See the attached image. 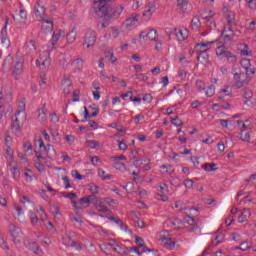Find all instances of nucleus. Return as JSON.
<instances>
[{
	"mask_svg": "<svg viewBox=\"0 0 256 256\" xmlns=\"http://www.w3.org/2000/svg\"><path fill=\"white\" fill-rule=\"evenodd\" d=\"M109 1L110 0L94 1V11L98 17H106L111 19V17H119V15L123 13V6L111 8Z\"/></svg>",
	"mask_w": 256,
	"mask_h": 256,
	"instance_id": "f257e3e1",
	"label": "nucleus"
},
{
	"mask_svg": "<svg viewBox=\"0 0 256 256\" xmlns=\"http://www.w3.org/2000/svg\"><path fill=\"white\" fill-rule=\"evenodd\" d=\"M91 203L94 205V208L99 213L109 212V208H107V206L103 205V201L98 199L97 196H95V195H89L87 197H83L79 201V205H81V207L83 209H87L89 207V205H91Z\"/></svg>",
	"mask_w": 256,
	"mask_h": 256,
	"instance_id": "f03ea898",
	"label": "nucleus"
},
{
	"mask_svg": "<svg viewBox=\"0 0 256 256\" xmlns=\"http://www.w3.org/2000/svg\"><path fill=\"white\" fill-rule=\"evenodd\" d=\"M175 208L180 209V211H184V213L186 215H188L186 221H187L188 225H191L192 231H200L199 227H197L195 225V218H193V217H195V215H197V209L183 207V201H181V200L176 201Z\"/></svg>",
	"mask_w": 256,
	"mask_h": 256,
	"instance_id": "7ed1b4c3",
	"label": "nucleus"
},
{
	"mask_svg": "<svg viewBox=\"0 0 256 256\" xmlns=\"http://www.w3.org/2000/svg\"><path fill=\"white\" fill-rule=\"evenodd\" d=\"M216 55L217 57H223V59L227 60V63H230V65H235L237 63V55L227 50L225 46H218Z\"/></svg>",
	"mask_w": 256,
	"mask_h": 256,
	"instance_id": "20e7f679",
	"label": "nucleus"
},
{
	"mask_svg": "<svg viewBox=\"0 0 256 256\" xmlns=\"http://www.w3.org/2000/svg\"><path fill=\"white\" fill-rule=\"evenodd\" d=\"M96 41L97 32H95L93 29H88L84 35L83 47H86V49H91L92 47H95Z\"/></svg>",
	"mask_w": 256,
	"mask_h": 256,
	"instance_id": "39448f33",
	"label": "nucleus"
},
{
	"mask_svg": "<svg viewBox=\"0 0 256 256\" xmlns=\"http://www.w3.org/2000/svg\"><path fill=\"white\" fill-rule=\"evenodd\" d=\"M234 81H235V87L237 89H241L242 87H247L249 85V82L251 81V77L247 76L245 73H234Z\"/></svg>",
	"mask_w": 256,
	"mask_h": 256,
	"instance_id": "423d86ee",
	"label": "nucleus"
},
{
	"mask_svg": "<svg viewBox=\"0 0 256 256\" xmlns=\"http://www.w3.org/2000/svg\"><path fill=\"white\" fill-rule=\"evenodd\" d=\"M9 232L13 243H15V245H20L23 241V231H21V228L17 227L15 224H10Z\"/></svg>",
	"mask_w": 256,
	"mask_h": 256,
	"instance_id": "0eeeda50",
	"label": "nucleus"
},
{
	"mask_svg": "<svg viewBox=\"0 0 256 256\" xmlns=\"http://www.w3.org/2000/svg\"><path fill=\"white\" fill-rule=\"evenodd\" d=\"M27 119V116L25 115V113H18L16 112V114L12 117V129H14L15 131H21V125H23L25 123Z\"/></svg>",
	"mask_w": 256,
	"mask_h": 256,
	"instance_id": "6e6552de",
	"label": "nucleus"
},
{
	"mask_svg": "<svg viewBox=\"0 0 256 256\" xmlns=\"http://www.w3.org/2000/svg\"><path fill=\"white\" fill-rule=\"evenodd\" d=\"M101 249H110L111 251H114V253H118V255H123L125 253V248H122L115 240H109L107 244L101 246Z\"/></svg>",
	"mask_w": 256,
	"mask_h": 256,
	"instance_id": "1a4fd4ad",
	"label": "nucleus"
},
{
	"mask_svg": "<svg viewBox=\"0 0 256 256\" xmlns=\"http://www.w3.org/2000/svg\"><path fill=\"white\" fill-rule=\"evenodd\" d=\"M23 152L18 153V157L24 161H29V157L33 155V145H31V142L26 141L23 143Z\"/></svg>",
	"mask_w": 256,
	"mask_h": 256,
	"instance_id": "9d476101",
	"label": "nucleus"
},
{
	"mask_svg": "<svg viewBox=\"0 0 256 256\" xmlns=\"http://www.w3.org/2000/svg\"><path fill=\"white\" fill-rule=\"evenodd\" d=\"M37 213L40 217V223H42L41 227L44 226L46 229H48V231H51V229H53V223H51V221H49L47 218V214L45 213V210H43V207L40 206Z\"/></svg>",
	"mask_w": 256,
	"mask_h": 256,
	"instance_id": "9b49d317",
	"label": "nucleus"
},
{
	"mask_svg": "<svg viewBox=\"0 0 256 256\" xmlns=\"http://www.w3.org/2000/svg\"><path fill=\"white\" fill-rule=\"evenodd\" d=\"M157 191H158V199L159 201H169V197H167L168 191H169V186H167V184L165 183H160L157 187Z\"/></svg>",
	"mask_w": 256,
	"mask_h": 256,
	"instance_id": "f8f14e48",
	"label": "nucleus"
},
{
	"mask_svg": "<svg viewBox=\"0 0 256 256\" xmlns=\"http://www.w3.org/2000/svg\"><path fill=\"white\" fill-rule=\"evenodd\" d=\"M35 147H39L40 151H35L36 153V158L37 159H43L44 155H47V146H45V142H43V140L41 138H39L38 140H35Z\"/></svg>",
	"mask_w": 256,
	"mask_h": 256,
	"instance_id": "ddd939ff",
	"label": "nucleus"
},
{
	"mask_svg": "<svg viewBox=\"0 0 256 256\" xmlns=\"http://www.w3.org/2000/svg\"><path fill=\"white\" fill-rule=\"evenodd\" d=\"M155 11H157V4L155 1H150L144 8L143 17H146V19H151Z\"/></svg>",
	"mask_w": 256,
	"mask_h": 256,
	"instance_id": "4468645a",
	"label": "nucleus"
},
{
	"mask_svg": "<svg viewBox=\"0 0 256 256\" xmlns=\"http://www.w3.org/2000/svg\"><path fill=\"white\" fill-rule=\"evenodd\" d=\"M136 244L138 245L137 248H134L133 251L137 255H143V253H147V251H151L145 247V241L141 237H136L135 239Z\"/></svg>",
	"mask_w": 256,
	"mask_h": 256,
	"instance_id": "2eb2a0df",
	"label": "nucleus"
},
{
	"mask_svg": "<svg viewBox=\"0 0 256 256\" xmlns=\"http://www.w3.org/2000/svg\"><path fill=\"white\" fill-rule=\"evenodd\" d=\"M160 240L163 243L164 247H166V249H169L170 251L175 249V241L169 238V236H166L165 234H161Z\"/></svg>",
	"mask_w": 256,
	"mask_h": 256,
	"instance_id": "dca6fc26",
	"label": "nucleus"
},
{
	"mask_svg": "<svg viewBox=\"0 0 256 256\" xmlns=\"http://www.w3.org/2000/svg\"><path fill=\"white\" fill-rule=\"evenodd\" d=\"M221 36L225 43H229V41H233V37H235V32H233V29L231 27L224 28Z\"/></svg>",
	"mask_w": 256,
	"mask_h": 256,
	"instance_id": "f3484780",
	"label": "nucleus"
},
{
	"mask_svg": "<svg viewBox=\"0 0 256 256\" xmlns=\"http://www.w3.org/2000/svg\"><path fill=\"white\" fill-rule=\"evenodd\" d=\"M53 31V21L49 18L42 19V33H51Z\"/></svg>",
	"mask_w": 256,
	"mask_h": 256,
	"instance_id": "a211bd4d",
	"label": "nucleus"
},
{
	"mask_svg": "<svg viewBox=\"0 0 256 256\" xmlns=\"http://www.w3.org/2000/svg\"><path fill=\"white\" fill-rule=\"evenodd\" d=\"M174 34L178 41H185L189 37V31L187 29L175 28Z\"/></svg>",
	"mask_w": 256,
	"mask_h": 256,
	"instance_id": "6ab92c4d",
	"label": "nucleus"
},
{
	"mask_svg": "<svg viewBox=\"0 0 256 256\" xmlns=\"http://www.w3.org/2000/svg\"><path fill=\"white\" fill-rule=\"evenodd\" d=\"M241 65H242V67H244V69L246 71L244 73V75H247V77H249V75H253L255 73V68L251 67V60L243 59L241 61Z\"/></svg>",
	"mask_w": 256,
	"mask_h": 256,
	"instance_id": "aec40b11",
	"label": "nucleus"
},
{
	"mask_svg": "<svg viewBox=\"0 0 256 256\" xmlns=\"http://www.w3.org/2000/svg\"><path fill=\"white\" fill-rule=\"evenodd\" d=\"M208 49L199 50V55L197 57V60L202 65H209V54H207Z\"/></svg>",
	"mask_w": 256,
	"mask_h": 256,
	"instance_id": "412c9836",
	"label": "nucleus"
},
{
	"mask_svg": "<svg viewBox=\"0 0 256 256\" xmlns=\"http://www.w3.org/2000/svg\"><path fill=\"white\" fill-rule=\"evenodd\" d=\"M166 225L173 229H181V227H183V221L178 218H170L166 221Z\"/></svg>",
	"mask_w": 256,
	"mask_h": 256,
	"instance_id": "4be33fe9",
	"label": "nucleus"
},
{
	"mask_svg": "<svg viewBox=\"0 0 256 256\" xmlns=\"http://www.w3.org/2000/svg\"><path fill=\"white\" fill-rule=\"evenodd\" d=\"M63 245H65L66 247H71L72 249H74L75 251H81V245L77 244V242L71 240V238H63L62 241Z\"/></svg>",
	"mask_w": 256,
	"mask_h": 256,
	"instance_id": "5701e85b",
	"label": "nucleus"
},
{
	"mask_svg": "<svg viewBox=\"0 0 256 256\" xmlns=\"http://www.w3.org/2000/svg\"><path fill=\"white\" fill-rule=\"evenodd\" d=\"M251 217V211L249 209H243L241 214L238 216V223H247Z\"/></svg>",
	"mask_w": 256,
	"mask_h": 256,
	"instance_id": "b1692460",
	"label": "nucleus"
},
{
	"mask_svg": "<svg viewBox=\"0 0 256 256\" xmlns=\"http://www.w3.org/2000/svg\"><path fill=\"white\" fill-rule=\"evenodd\" d=\"M38 119L40 123H47V108L45 107V104L38 109Z\"/></svg>",
	"mask_w": 256,
	"mask_h": 256,
	"instance_id": "393cba45",
	"label": "nucleus"
},
{
	"mask_svg": "<svg viewBox=\"0 0 256 256\" xmlns=\"http://www.w3.org/2000/svg\"><path fill=\"white\" fill-rule=\"evenodd\" d=\"M34 13L36 17H39L40 19H45V7L41 6V4H36L34 6Z\"/></svg>",
	"mask_w": 256,
	"mask_h": 256,
	"instance_id": "a878e982",
	"label": "nucleus"
},
{
	"mask_svg": "<svg viewBox=\"0 0 256 256\" xmlns=\"http://www.w3.org/2000/svg\"><path fill=\"white\" fill-rule=\"evenodd\" d=\"M64 33L65 32H63V30H58L53 33L52 39L50 40L52 47H55V45H57V42L59 41V39H61V36L64 35Z\"/></svg>",
	"mask_w": 256,
	"mask_h": 256,
	"instance_id": "bb28decb",
	"label": "nucleus"
},
{
	"mask_svg": "<svg viewBox=\"0 0 256 256\" xmlns=\"http://www.w3.org/2000/svg\"><path fill=\"white\" fill-rule=\"evenodd\" d=\"M188 5L189 2L187 0H177V11H179V13H185Z\"/></svg>",
	"mask_w": 256,
	"mask_h": 256,
	"instance_id": "cd10ccee",
	"label": "nucleus"
},
{
	"mask_svg": "<svg viewBox=\"0 0 256 256\" xmlns=\"http://www.w3.org/2000/svg\"><path fill=\"white\" fill-rule=\"evenodd\" d=\"M240 139L244 141V143H251V133H249V130L241 129Z\"/></svg>",
	"mask_w": 256,
	"mask_h": 256,
	"instance_id": "c85d7f7f",
	"label": "nucleus"
},
{
	"mask_svg": "<svg viewBox=\"0 0 256 256\" xmlns=\"http://www.w3.org/2000/svg\"><path fill=\"white\" fill-rule=\"evenodd\" d=\"M23 73V62L21 61H16L14 64V68L12 71V75H21Z\"/></svg>",
	"mask_w": 256,
	"mask_h": 256,
	"instance_id": "c756f323",
	"label": "nucleus"
},
{
	"mask_svg": "<svg viewBox=\"0 0 256 256\" xmlns=\"http://www.w3.org/2000/svg\"><path fill=\"white\" fill-rule=\"evenodd\" d=\"M139 21V14H132L130 17H128L125 20V25L127 28L131 27L134 23H137Z\"/></svg>",
	"mask_w": 256,
	"mask_h": 256,
	"instance_id": "7c9ffc66",
	"label": "nucleus"
},
{
	"mask_svg": "<svg viewBox=\"0 0 256 256\" xmlns=\"http://www.w3.org/2000/svg\"><path fill=\"white\" fill-rule=\"evenodd\" d=\"M66 39L68 43H75V39H77V29L73 28L67 35Z\"/></svg>",
	"mask_w": 256,
	"mask_h": 256,
	"instance_id": "2f4dec72",
	"label": "nucleus"
},
{
	"mask_svg": "<svg viewBox=\"0 0 256 256\" xmlns=\"http://www.w3.org/2000/svg\"><path fill=\"white\" fill-rule=\"evenodd\" d=\"M111 18H107V17H100V20L98 22V27L101 26V29H107V27H109V20Z\"/></svg>",
	"mask_w": 256,
	"mask_h": 256,
	"instance_id": "473e14b6",
	"label": "nucleus"
},
{
	"mask_svg": "<svg viewBox=\"0 0 256 256\" xmlns=\"http://www.w3.org/2000/svg\"><path fill=\"white\" fill-rule=\"evenodd\" d=\"M28 249L33 253H35L36 255H39V253H41V249L39 248V245L37 244V242L30 243L28 245Z\"/></svg>",
	"mask_w": 256,
	"mask_h": 256,
	"instance_id": "72a5a7b5",
	"label": "nucleus"
},
{
	"mask_svg": "<svg viewBox=\"0 0 256 256\" xmlns=\"http://www.w3.org/2000/svg\"><path fill=\"white\" fill-rule=\"evenodd\" d=\"M98 175L99 177H101V179H103L104 181H109L111 179H113V176L111 174H108L107 172H105L102 169L98 170Z\"/></svg>",
	"mask_w": 256,
	"mask_h": 256,
	"instance_id": "f704fd0d",
	"label": "nucleus"
},
{
	"mask_svg": "<svg viewBox=\"0 0 256 256\" xmlns=\"http://www.w3.org/2000/svg\"><path fill=\"white\" fill-rule=\"evenodd\" d=\"M28 217L30 219V223H32V225H37V223H39V217H37V214H35L33 211H29Z\"/></svg>",
	"mask_w": 256,
	"mask_h": 256,
	"instance_id": "c9c22d12",
	"label": "nucleus"
},
{
	"mask_svg": "<svg viewBox=\"0 0 256 256\" xmlns=\"http://www.w3.org/2000/svg\"><path fill=\"white\" fill-rule=\"evenodd\" d=\"M21 202L25 205L26 209H33L34 207L33 202L27 196H23Z\"/></svg>",
	"mask_w": 256,
	"mask_h": 256,
	"instance_id": "e433bc0d",
	"label": "nucleus"
},
{
	"mask_svg": "<svg viewBox=\"0 0 256 256\" xmlns=\"http://www.w3.org/2000/svg\"><path fill=\"white\" fill-rule=\"evenodd\" d=\"M134 227H136V229H145V227H147V224H145L143 219L138 218L134 221Z\"/></svg>",
	"mask_w": 256,
	"mask_h": 256,
	"instance_id": "4c0bfd02",
	"label": "nucleus"
},
{
	"mask_svg": "<svg viewBox=\"0 0 256 256\" xmlns=\"http://www.w3.org/2000/svg\"><path fill=\"white\" fill-rule=\"evenodd\" d=\"M63 85L66 87L64 88L65 95H69V93H71V82L69 81V78L64 79Z\"/></svg>",
	"mask_w": 256,
	"mask_h": 256,
	"instance_id": "58836bf2",
	"label": "nucleus"
},
{
	"mask_svg": "<svg viewBox=\"0 0 256 256\" xmlns=\"http://www.w3.org/2000/svg\"><path fill=\"white\" fill-rule=\"evenodd\" d=\"M238 125H241V129H245L246 131H250L251 129V122L249 120H246L243 122V120H238Z\"/></svg>",
	"mask_w": 256,
	"mask_h": 256,
	"instance_id": "ea45409f",
	"label": "nucleus"
},
{
	"mask_svg": "<svg viewBox=\"0 0 256 256\" xmlns=\"http://www.w3.org/2000/svg\"><path fill=\"white\" fill-rule=\"evenodd\" d=\"M251 248V244L247 241L242 242L240 246L236 247V249H240V251H249Z\"/></svg>",
	"mask_w": 256,
	"mask_h": 256,
	"instance_id": "a19ab883",
	"label": "nucleus"
},
{
	"mask_svg": "<svg viewBox=\"0 0 256 256\" xmlns=\"http://www.w3.org/2000/svg\"><path fill=\"white\" fill-rule=\"evenodd\" d=\"M203 168L206 170V171H217V164L215 163H206L203 165Z\"/></svg>",
	"mask_w": 256,
	"mask_h": 256,
	"instance_id": "79ce46f5",
	"label": "nucleus"
},
{
	"mask_svg": "<svg viewBox=\"0 0 256 256\" xmlns=\"http://www.w3.org/2000/svg\"><path fill=\"white\" fill-rule=\"evenodd\" d=\"M147 37L150 41H157V30L155 29H151L148 33H147Z\"/></svg>",
	"mask_w": 256,
	"mask_h": 256,
	"instance_id": "37998d69",
	"label": "nucleus"
},
{
	"mask_svg": "<svg viewBox=\"0 0 256 256\" xmlns=\"http://www.w3.org/2000/svg\"><path fill=\"white\" fill-rule=\"evenodd\" d=\"M224 239H225V235L219 233L215 236L214 241L212 243L213 245H219V243H223Z\"/></svg>",
	"mask_w": 256,
	"mask_h": 256,
	"instance_id": "c03bdc74",
	"label": "nucleus"
},
{
	"mask_svg": "<svg viewBox=\"0 0 256 256\" xmlns=\"http://www.w3.org/2000/svg\"><path fill=\"white\" fill-rule=\"evenodd\" d=\"M5 155L8 161H13L14 156H13V150L11 149V147H6Z\"/></svg>",
	"mask_w": 256,
	"mask_h": 256,
	"instance_id": "a18cd8bd",
	"label": "nucleus"
},
{
	"mask_svg": "<svg viewBox=\"0 0 256 256\" xmlns=\"http://www.w3.org/2000/svg\"><path fill=\"white\" fill-rule=\"evenodd\" d=\"M213 43H214L213 41L198 43L196 44V49L200 48V51H203V49H205L206 47H209V45H213Z\"/></svg>",
	"mask_w": 256,
	"mask_h": 256,
	"instance_id": "49530a36",
	"label": "nucleus"
},
{
	"mask_svg": "<svg viewBox=\"0 0 256 256\" xmlns=\"http://www.w3.org/2000/svg\"><path fill=\"white\" fill-rule=\"evenodd\" d=\"M88 190L91 191L93 195H99V186L95 184H90Z\"/></svg>",
	"mask_w": 256,
	"mask_h": 256,
	"instance_id": "de8ad7c7",
	"label": "nucleus"
},
{
	"mask_svg": "<svg viewBox=\"0 0 256 256\" xmlns=\"http://www.w3.org/2000/svg\"><path fill=\"white\" fill-rule=\"evenodd\" d=\"M72 65H74V67H77L78 69H83V59L77 58L73 60Z\"/></svg>",
	"mask_w": 256,
	"mask_h": 256,
	"instance_id": "09e8293b",
	"label": "nucleus"
},
{
	"mask_svg": "<svg viewBox=\"0 0 256 256\" xmlns=\"http://www.w3.org/2000/svg\"><path fill=\"white\" fill-rule=\"evenodd\" d=\"M171 124L175 125V127H181V125H183V121L176 116L175 118L171 119Z\"/></svg>",
	"mask_w": 256,
	"mask_h": 256,
	"instance_id": "8fccbe9b",
	"label": "nucleus"
},
{
	"mask_svg": "<svg viewBox=\"0 0 256 256\" xmlns=\"http://www.w3.org/2000/svg\"><path fill=\"white\" fill-rule=\"evenodd\" d=\"M227 21H228L229 27L230 28L233 27V25H235V14H228Z\"/></svg>",
	"mask_w": 256,
	"mask_h": 256,
	"instance_id": "3c124183",
	"label": "nucleus"
},
{
	"mask_svg": "<svg viewBox=\"0 0 256 256\" xmlns=\"http://www.w3.org/2000/svg\"><path fill=\"white\" fill-rule=\"evenodd\" d=\"M114 167L118 170V171H126V167H125V164L123 162H116L114 164Z\"/></svg>",
	"mask_w": 256,
	"mask_h": 256,
	"instance_id": "603ef678",
	"label": "nucleus"
},
{
	"mask_svg": "<svg viewBox=\"0 0 256 256\" xmlns=\"http://www.w3.org/2000/svg\"><path fill=\"white\" fill-rule=\"evenodd\" d=\"M201 25V22L199 20V17L194 16L192 18V27H195V29H199V26Z\"/></svg>",
	"mask_w": 256,
	"mask_h": 256,
	"instance_id": "864d4df0",
	"label": "nucleus"
},
{
	"mask_svg": "<svg viewBox=\"0 0 256 256\" xmlns=\"http://www.w3.org/2000/svg\"><path fill=\"white\" fill-rule=\"evenodd\" d=\"M207 97H213L215 95V86L211 85L206 90Z\"/></svg>",
	"mask_w": 256,
	"mask_h": 256,
	"instance_id": "5fc2aeb1",
	"label": "nucleus"
},
{
	"mask_svg": "<svg viewBox=\"0 0 256 256\" xmlns=\"http://www.w3.org/2000/svg\"><path fill=\"white\" fill-rule=\"evenodd\" d=\"M87 145L90 149H97V147H99V142L95 140H90L87 142Z\"/></svg>",
	"mask_w": 256,
	"mask_h": 256,
	"instance_id": "6e6d98bb",
	"label": "nucleus"
},
{
	"mask_svg": "<svg viewBox=\"0 0 256 256\" xmlns=\"http://www.w3.org/2000/svg\"><path fill=\"white\" fill-rule=\"evenodd\" d=\"M0 247H2V249H9V247L7 246V242L5 241V236H3V234L0 233Z\"/></svg>",
	"mask_w": 256,
	"mask_h": 256,
	"instance_id": "4d7b16f0",
	"label": "nucleus"
},
{
	"mask_svg": "<svg viewBox=\"0 0 256 256\" xmlns=\"http://www.w3.org/2000/svg\"><path fill=\"white\" fill-rule=\"evenodd\" d=\"M50 123H59V116H57V113H50Z\"/></svg>",
	"mask_w": 256,
	"mask_h": 256,
	"instance_id": "13d9d810",
	"label": "nucleus"
},
{
	"mask_svg": "<svg viewBox=\"0 0 256 256\" xmlns=\"http://www.w3.org/2000/svg\"><path fill=\"white\" fill-rule=\"evenodd\" d=\"M178 77H180V79H186L187 71L185 70V68H179Z\"/></svg>",
	"mask_w": 256,
	"mask_h": 256,
	"instance_id": "bf43d9fd",
	"label": "nucleus"
},
{
	"mask_svg": "<svg viewBox=\"0 0 256 256\" xmlns=\"http://www.w3.org/2000/svg\"><path fill=\"white\" fill-rule=\"evenodd\" d=\"M43 85H47V77L45 73H40V87H43Z\"/></svg>",
	"mask_w": 256,
	"mask_h": 256,
	"instance_id": "052dcab7",
	"label": "nucleus"
},
{
	"mask_svg": "<svg viewBox=\"0 0 256 256\" xmlns=\"http://www.w3.org/2000/svg\"><path fill=\"white\" fill-rule=\"evenodd\" d=\"M11 173H12L14 179H19V174H20V172H19V168H18V167L14 166V167L11 169Z\"/></svg>",
	"mask_w": 256,
	"mask_h": 256,
	"instance_id": "680f3d73",
	"label": "nucleus"
},
{
	"mask_svg": "<svg viewBox=\"0 0 256 256\" xmlns=\"http://www.w3.org/2000/svg\"><path fill=\"white\" fill-rule=\"evenodd\" d=\"M34 166L40 172L45 170V165H43V162H41V161L35 162Z\"/></svg>",
	"mask_w": 256,
	"mask_h": 256,
	"instance_id": "e2e57ef3",
	"label": "nucleus"
},
{
	"mask_svg": "<svg viewBox=\"0 0 256 256\" xmlns=\"http://www.w3.org/2000/svg\"><path fill=\"white\" fill-rule=\"evenodd\" d=\"M17 113H21V114L25 113V102L23 101L19 102Z\"/></svg>",
	"mask_w": 256,
	"mask_h": 256,
	"instance_id": "0e129e2a",
	"label": "nucleus"
},
{
	"mask_svg": "<svg viewBox=\"0 0 256 256\" xmlns=\"http://www.w3.org/2000/svg\"><path fill=\"white\" fill-rule=\"evenodd\" d=\"M1 43L4 45V47H9L11 42H9V38L7 36H2L1 37Z\"/></svg>",
	"mask_w": 256,
	"mask_h": 256,
	"instance_id": "69168bd1",
	"label": "nucleus"
},
{
	"mask_svg": "<svg viewBox=\"0 0 256 256\" xmlns=\"http://www.w3.org/2000/svg\"><path fill=\"white\" fill-rule=\"evenodd\" d=\"M129 218L133 221V223L140 219L139 214L137 212H131Z\"/></svg>",
	"mask_w": 256,
	"mask_h": 256,
	"instance_id": "338daca9",
	"label": "nucleus"
},
{
	"mask_svg": "<svg viewBox=\"0 0 256 256\" xmlns=\"http://www.w3.org/2000/svg\"><path fill=\"white\" fill-rule=\"evenodd\" d=\"M184 186L186 189H191L193 187V181L191 179H186L184 181Z\"/></svg>",
	"mask_w": 256,
	"mask_h": 256,
	"instance_id": "774afa93",
	"label": "nucleus"
}]
</instances>
